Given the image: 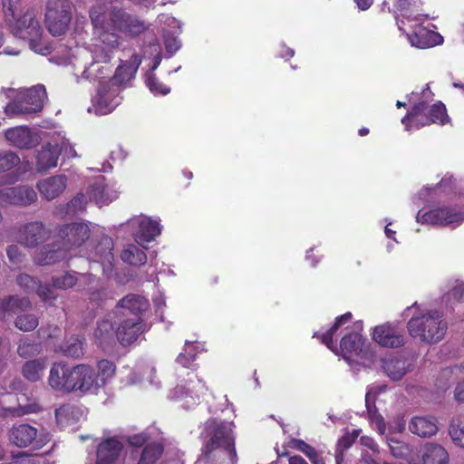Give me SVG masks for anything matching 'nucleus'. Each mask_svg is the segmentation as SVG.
<instances>
[{"label":"nucleus","mask_w":464,"mask_h":464,"mask_svg":"<svg viewBox=\"0 0 464 464\" xmlns=\"http://www.w3.org/2000/svg\"><path fill=\"white\" fill-rule=\"evenodd\" d=\"M97 2L90 10V19L102 44L111 49L118 48L121 37L118 33L137 38L149 31L150 24L139 15L127 12L121 6Z\"/></svg>","instance_id":"f257e3e1"},{"label":"nucleus","mask_w":464,"mask_h":464,"mask_svg":"<svg viewBox=\"0 0 464 464\" xmlns=\"http://www.w3.org/2000/svg\"><path fill=\"white\" fill-rule=\"evenodd\" d=\"M201 455L196 464H237L235 437L231 423L209 419L205 423Z\"/></svg>","instance_id":"f03ea898"},{"label":"nucleus","mask_w":464,"mask_h":464,"mask_svg":"<svg viewBox=\"0 0 464 464\" xmlns=\"http://www.w3.org/2000/svg\"><path fill=\"white\" fill-rule=\"evenodd\" d=\"M407 328L411 337L427 343H436L444 338L448 324L442 313L434 310L411 317L407 323Z\"/></svg>","instance_id":"7ed1b4c3"},{"label":"nucleus","mask_w":464,"mask_h":464,"mask_svg":"<svg viewBox=\"0 0 464 464\" xmlns=\"http://www.w3.org/2000/svg\"><path fill=\"white\" fill-rule=\"evenodd\" d=\"M8 25L16 37L28 41L30 48L35 53L41 54L50 53L51 48L42 43L44 31L34 9L27 10Z\"/></svg>","instance_id":"20e7f679"},{"label":"nucleus","mask_w":464,"mask_h":464,"mask_svg":"<svg viewBox=\"0 0 464 464\" xmlns=\"http://www.w3.org/2000/svg\"><path fill=\"white\" fill-rule=\"evenodd\" d=\"M72 20V3L69 0H48L45 23L53 36H60L68 29Z\"/></svg>","instance_id":"39448f33"},{"label":"nucleus","mask_w":464,"mask_h":464,"mask_svg":"<svg viewBox=\"0 0 464 464\" xmlns=\"http://www.w3.org/2000/svg\"><path fill=\"white\" fill-rule=\"evenodd\" d=\"M46 98L44 85H36L28 89L20 99L9 102L5 107L7 115L31 114L40 111Z\"/></svg>","instance_id":"423d86ee"},{"label":"nucleus","mask_w":464,"mask_h":464,"mask_svg":"<svg viewBox=\"0 0 464 464\" xmlns=\"http://www.w3.org/2000/svg\"><path fill=\"white\" fill-rule=\"evenodd\" d=\"M90 236L91 229L87 224L72 222L59 227L56 241L67 253L82 246Z\"/></svg>","instance_id":"0eeeda50"},{"label":"nucleus","mask_w":464,"mask_h":464,"mask_svg":"<svg viewBox=\"0 0 464 464\" xmlns=\"http://www.w3.org/2000/svg\"><path fill=\"white\" fill-rule=\"evenodd\" d=\"M77 365L70 366L64 362H54L50 370L49 385L57 392L71 393L75 392Z\"/></svg>","instance_id":"6e6552de"},{"label":"nucleus","mask_w":464,"mask_h":464,"mask_svg":"<svg viewBox=\"0 0 464 464\" xmlns=\"http://www.w3.org/2000/svg\"><path fill=\"white\" fill-rule=\"evenodd\" d=\"M393 14L398 28L406 34L405 25L410 23H424L429 15L423 14L415 0H395Z\"/></svg>","instance_id":"1a4fd4ad"},{"label":"nucleus","mask_w":464,"mask_h":464,"mask_svg":"<svg viewBox=\"0 0 464 464\" xmlns=\"http://www.w3.org/2000/svg\"><path fill=\"white\" fill-rule=\"evenodd\" d=\"M9 441L17 448L24 449L32 446L41 449L44 441L38 436V430L27 423L14 424L8 433Z\"/></svg>","instance_id":"9d476101"},{"label":"nucleus","mask_w":464,"mask_h":464,"mask_svg":"<svg viewBox=\"0 0 464 464\" xmlns=\"http://www.w3.org/2000/svg\"><path fill=\"white\" fill-rule=\"evenodd\" d=\"M37 198L35 190L26 185L5 188L0 189V207L8 205L27 207Z\"/></svg>","instance_id":"9b49d317"},{"label":"nucleus","mask_w":464,"mask_h":464,"mask_svg":"<svg viewBox=\"0 0 464 464\" xmlns=\"http://www.w3.org/2000/svg\"><path fill=\"white\" fill-rule=\"evenodd\" d=\"M372 339L380 346L386 348H400L405 343L403 331L390 323L374 327Z\"/></svg>","instance_id":"f8f14e48"},{"label":"nucleus","mask_w":464,"mask_h":464,"mask_svg":"<svg viewBox=\"0 0 464 464\" xmlns=\"http://www.w3.org/2000/svg\"><path fill=\"white\" fill-rule=\"evenodd\" d=\"M423 23H415L411 25L412 32L406 34L411 46L427 49L443 43V37L437 32L430 30L422 25Z\"/></svg>","instance_id":"ddd939ff"},{"label":"nucleus","mask_w":464,"mask_h":464,"mask_svg":"<svg viewBox=\"0 0 464 464\" xmlns=\"http://www.w3.org/2000/svg\"><path fill=\"white\" fill-rule=\"evenodd\" d=\"M424 223L448 226L464 220V212L458 211L450 207H439L422 214Z\"/></svg>","instance_id":"4468645a"},{"label":"nucleus","mask_w":464,"mask_h":464,"mask_svg":"<svg viewBox=\"0 0 464 464\" xmlns=\"http://www.w3.org/2000/svg\"><path fill=\"white\" fill-rule=\"evenodd\" d=\"M150 307V302L142 295L129 294L118 301L115 306V314H121L123 316L129 314L133 318H141L140 315Z\"/></svg>","instance_id":"2eb2a0df"},{"label":"nucleus","mask_w":464,"mask_h":464,"mask_svg":"<svg viewBox=\"0 0 464 464\" xmlns=\"http://www.w3.org/2000/svg\"><path fill=\"white\" fill-rule=\"evenodd\" d=\"M146 324L141 318L123 320L116 330V338L122 346L133 343L144 333Z\"/></svg>","instance_id":"dca6fc26"},{"label":"nucleus","mask_w":464,"mask_h":464,"mask_svg":"<svg viewBox=\"0 0 464 464\" xmlns=\"http://www.w3.org/2000/svg\"><path fill=\"white\" fill-rule=\"evenodd\" d=\"M364 339L355 332H350L343 336L340 341L338 352L347 362H353L362 353Z\"/></svg>","instance_id":"f3484780"},{"label":"nucleus","mask_w":464,"mask_h":464,"mask_svg":"<svg viewBox=\"0 0 464 464\" xmlns=\"http://www.w3.org/2000/svg\"><path fill=\"white\" fill-rule=\"evenodd\" d=\"M122 450L123 445L117 439L103 440L97 447L96 464H116Z\"/></svg>","instance_id":"a211bd4d"},{"label":"nucleus","mask_w":464,"mask_h":464,"mask_svg":"<svg viewBox=\"0 0 464 464\" xmlns=\"http://www.w3.org/2000/svg\"><path fill=\"white\" fill-rule=\"evenodd\" d=\"M141 62V56L138 53H133L130 61L121 62L116 68L110 84L111 86H121L130 82L135 76Z\"/></svg>","instance_id":"6ab92c4d"},{"label":"nucleus","mask_w":464,"mask_h":464,"mask_svg":"<svg viewBox=\"0 0 464 464\" xmlns=\"http://www.w3.org/2000/svg\"><path fill=\"white\" fill-rule=\"evenodd\" d=\"M78 376L76 377L75 392L81 393L97 394L100 391L96 372L88 364H77Z\"/></svg>","instance_id":"aec40b11"},{"label":"nucleus","mask_w":464,"mask_h":464,"mask_svg":"<svg viewBox=\"0 0 464 464\" xmlns=\"http://www.w3.org/2000/svg\"><path fill=\"white\" fill-rule=\"evenodd\" d=\"M78 376L76 377L75 392L81 393L97 394L100 391L96 372L88 364H77Z\"/></svg>","instance_id":"412c9836"},{"label":"nucleus","mask_w":464,"mask_h":464,"mask_svg":"<svg viewBox=\"0 0 464 464\" xmlns=\"http://www.w3.org/2000/svg\"><path fill=\"white\" fill-rule=\"evenodd\" d=\"M119 91L111 88L110 83L100 85L95 99V107L102 114L112 111L120 103Z\"/></svg>","instance_id":"4be33fe9"},{"label":"nucleus","mask_w":464,"mask_h":464,"mask_svg":"<svg viewBox=\"0 0 464 464\" xmlns=\"http://www.w3.org/2000/svg\"><path fill=\"white\" fill-rule=\"evenodd\" d=\"M5 135L9 142L19 149H31L38 144L37 137L25 126L10 128Z\"/></svg>","instance_id":"5701e85b"},{"label":"nucleus","mask_w":464,"mask_h":464,"mask_svg":"<svg viewBox=\"0 0 464 464\" xmlns=\"http://www.w3.org/2000/svg\"><path fill=\"white\" fill-rule=\"evenodd\" d=\"M47 237V230L42 222L34 221L25 224L20 230V242L26 246L34 247L44 242Z\"/></svg>","instance_id":"b1692460"},{"label":"nucleus","mask_w":464,"mask_h":464,"mask_svg":"<svg viewBox=\"0 0 464 464\" xmlns=\"http://www.w3.org/2000/svg\"><path fill=\"white\" fill-rule=\"evenodd\" d=\"M67 178L64 175H56L38 181L37 188L40 194L47 200L57 198L65 189Z\"/></svg>","instance_id":"393cba45"},{"label":"nucleus","mask_w":464,"mask_h":464,"mask_svg":"<svg viewBox=\"0 0 464 464\" xmlns=\"http://www.w3.org/2000/svg\"><path fill=\"white\" fill-rule=\"evenodd\" d=\"M67 257L65 250L55 241L44 246L35 256L34 262L38 266H50Z\"/></svg>","instance_id":"a878e982"},{"label":"nucleus","mask_w":464,"mask_h":464,"mask_svg":"<svg viewBox=\"0 0 464 464\" xmlns=\"http://www.w3.org/2000/svg\"><path fill=\"white\" fill-rule=\"evenodd\" d=\"M116 331L110 320H102L97 323L94 331V341L102 349H106L114 343Z\"/></svg>","instance_id":"bb28decb"},{"label":"nucleus","mask_w":464,"mask_h":464,"mask_svg":"<svg viewBox=\"0 0 464 464\" xmlns=\"http://www.w3.org/2000/svg\"><path fill=\"white\" fill-rule=\"evenodd\" d=\"M422 464H449V454L440 445L426 443L421 451Z\"/></svg>","instance_id":"cd10ccee"},{"label":"nucleus","mask_w":464,"mask_h":464,"mask_svg":"<svg viewBox=\"0 0 464 464\" xmlns=\"http://www.w3.org/2000/svg\"><path fill=\"white\" fill-rule=\"evenodd\" d=\"M409 430L421 438H430L437 433L438 427L433 419L416 416L410 421Z\"/></svg>","instance_id":"c85d7f7f"},{"label":"nucleus","mask_w":464,"mask_h":464,"mask_svg":"<svg viewBox=\"0 0 464 464\" xmlns=\"http://www.w3.org/2000/svg\"><path fill=\"white\" fill-rule=\"evenodd\" d=\"M450 121L445 105L439 102L430 106L428 105L427 115L422 123H416V129L430 125L431 123H438L440 125L446 124Z\"/></svg>","instance_id":"c756f323"},{"label":"nucleus","mask_w":464,"mask_h":464,"mask_svg":"<svg viewBox=\"0 0 464 464\" xmlns=\"http://www.w3.org/2000/svg\"><path fill=\"white\" fill-rule=\"evenodd\" d=\"M58 152L55 148L50 146L42 147L36 155V169L38 171H47L57 166Z\"/></svg>","instance_id":"7c9ffc66"},{"label":"nucleus","mask_w":464,"mask_h":464,"mask_svg":"<svg viewBox=\"0 0 464 464\" xmlns=\"http://www.w3.org/2000/svg\"><path fill=\"white\" fill-rule=\"evenodd\" d=\"M351 319L352 314L350 312L345 313L340 316H337L331 328L320 336L322 343L325 344L327 348H329L331 351L334 352L336 354L338 353V348L334 344V335L341 325L346 324Z\"/></svg>","instance_id":"2f4dec72"},{"label":"nucleus","mask_w":464,"mask_h":464,"mask_svg":"<svg viewBox=\"0 0 464 464\" xmlns=\"http://www.w3.org/2000/svg\"><path fill=\"white\" fill-rule=\"evenodd\" d=\"M91 200L97 205H108L112 201V198L109 194L108 186L103 181H96L90 185L87 191Z\"/></svg>","instance_id":"473e14b6"},{"label":"nucleus","mask_w":464,"mask_h":464,"mask_svg":"<svg viewBox=\"0 0 464 464\" xmlns=\"http://www.w3.org/2000/svg\"><path fill=\"white\" fill-rule=\"evenodd\" d=\"M121 258L130 266H140L147 262L145 252L133 244L128 245L121 253Z\"/></svg>","instance_id":"72a5a7b5"},{"label":"nucleus","mask_w":464,"mask_h":464,"mask_svg":"<svg viewBox=\"0 0 464 464\" xmlns=\"http://www.w3.org/2000/svg\"><path fill=\"white\" fill-rule=\"evenodd\" d=\"M428 103L424 101L413 105L411 110L401 119V123L405 125L407 130L416 128V123H422L419 117L427 115Z\"/></svg>","instance_id":"f704fd0d"},{"label":"nucleus","mask_w":464,"mask_h":464,"mask_svg":"<svg viewBox=\"0 0 464 464\" xmlns=\"http://www.w3.org/2000/svg\"><path fill=\"white\" fill-rule=\"evenodd\" d=\"M31 305L28 298H20L15 295H9L0 300V312L16 314L19 311L25 310Z\"/></svg>","instance_id":"c9c22d12"},{"label":"nucleus","mask_w":464,"mask_h":464,"mask_svg":"<svg viewBox=\"0 0 464 464\" xmlns=\"http://www.w3.org/2000/svg\"><path fill=\"white\" fill-rule=\"evenodd\" d=\"M55 419L60 425H68L78 420L80 409L72 404L66 403L55 410Z\"/></svg>","instance_id":"e433bc0d"},{"label":"nucleus","mask_w":464,"mask_h":464,"mask_svg":"<svg viewBox=\"0 0 464 464\" xmlns=\"http://www.w3.org/2000/svg\"><path fill=\"white\" fill-rule=\"evenodd\" d=\"M164 448L160 442H150L146 444L138 464H155L163 453Z\"/></svg>","instance_id":"4c0bfd02"},{"label":"nucleus","mask_w":464,"mask_h":464,"mask_svg":"<svg viewBox=\"0 0 464 464\" xmlns=\"http://www.w3.org/2000/svg\"><path fill=\"white\" fill-rule=\"evenodd\" d=\"M382 367L393 381H400L406 374L405 362L398 358L384 360Z\"/></svg>","instance_id":"58836bf2"},{"label":"nucleus","mask_w":464,"mask_h":464,"mask_svg":"<svg viewBox=\"0 0 464 464\" xmlns=\"http://www.w3.org/2000/svg\"><path fill=\"white\" fill-rule=\"evenodd\" d=\"M44 369V362L43 360H30L24 363L22 374L27 381L34 382L40 380Z\"/></svg>","instance_id":"ea45409f"},{"label":"nucleus","mask_w":464,"mask_h":464,"mask_svg":"<svg viewBox=\"0 0 464 464\" xmlns=\"http://www.w3.org/2000/svg\"><path fill=\"white\" fill-rule=\"evenodd\" d=\"M292 445L293 448L303 452L309 459L312 464H325L321 453L304 440L294 439L292 440Z\"/></svg>","instance_id":"a19ab883"},{"label":"nucleus","mask_w":464,"mask_h":464,"mask_svg":"<svg viewBox=\"0 0 464 464\" xmlns=\"http://www.w3.org/2000/svg\"><path fill=\"white\" fill-rule=\"evenodd\" d=\"M97 369L96 376L99 388L101 389L114 375L116 366L113 362L102 359L97 362Z\"/></svg>","instance_id":"79ce46f5"},{"label":"nucleus","mask_w":464,"mask_h":464,"mask_svg":"<svg viewBox=\"0 0 464 464\" xmlns=\"http://www.w3.org/2000/svg\"><path fill=\"white\" fill-rule=\"evenodd\" d=\"M84 339L80 336H71L62 346V351L64 355L79 358L83 354Z\"/></svg>","instance_id":"37998d69"},{"label":"nucleus","mask_w":464,"mask_h":464,"mask_svg":"<svg viewBox=\"0 0 464 464\" xmlns=\"http://www.w3.org/2000/svg\"><path fill=\"white\" fill-rule=\"evenodd\" d=\"M449 433L456 445L464 448V416L458 415L452 418Z\"/></svg>","instance_id":"c03bdc74"},{"label":"nucleus","mask_w":464,"mask_h":464,"mask_svg":"<svg viewBox=\"0 0 464 464\" xmlns=\"http://www.w3.org/2000/svg\"><path fill=\"white\" fill-rule=\"evenodd\" d=\"M160 234V224L157 221L147 220L140 224L139 238L143 242H150Z\"/></svg>","instance_id":"a18cd8bd"},{"label":"nucleus","mask_w":464,"mask_h":464,"mask_svg":"<svg viewBox=\"0 0 464 464\" xmlns=\"http://www.w3.org/2000/svg\"><path fill=\"white\" fill-rule=\"evenodd\" d=\"M20 163L19 157L12 151L0 152V173L13 169ZM3 180L0 179V185Z\"/></svg>","instance_id":"49530a36"},{"label":"nucleus","mask_w":464,"mask_h":464,"mask_svg":"<svg viewBox=\"0 0 464 464\" xmlns=\"http://www.w3.org/2000/svg\"><path fill=\"white\" fill-rule=\"evenodd\" d=\"M38 318L32 314H20L16 317L15 326L24 332H30L38 326Z\"/></svg>","instance_id":"de8ad7c7"},{"label":"nucleus","mask_w":464,"mask_h":464,"mask_svg":"<svg viewBox=\"0 0 464 464\" xmlns=\"http://www.w3.org/2000/svg\"><path fill=\"white\" fill-rule=\"evenodd\" d=\"M146 85L155 95H167L170 92V87L161 82L153 73L148 75Z\"/></svg>","instance_id":"09e8293b"},{"label":"nucleus","mask_w":464,"mask_h":464,"mask_svg":"<svg viewBox=\"0 0 464 464\" xmlns=\"http://www.w3.org/2000/svg\"><path fill=\"white\" fill-rule=\"evenodd\" d=\"M77 278L69 272L61 276H53L51 279L52 285L58 289H68L75 285Z\"/></svg>","instance_id":"8fccbe9b"},{"label":"nucleus","mask_w":464,"mask_h":464,"mask_svg":"<svg viewBox=\"0 0 464 464\" xmlns=\"http://www.w3.org/2000/svg\"><path fill=\"white\" fill-rule=\"evenodd\" d=\"M16 283L27 293L35 292L40 281L27 274H20L16 277Z\"/></svg>","instance_id":"3c124183"},{"label":"nucleus","mask_w":464,"mask_h":464,"mask_svg":"<svg viewBox=\"0 0 464 464\" xmlns=\"http://www.w3.org/2000/svg\"><path fill=\"white\" fill-rule=\"evenodd\" d=\"M40 353V346L34 342L22 341L17 348V353L23 358H29Z\"/></svg>","instance_id":"603ef678"},{"label":"nucleus","mask_w":464,"mask_h":464,"mask_svg":"<svg viewBox=\"0 0 464 464\" xmlns=\"http://www.w3.org/2000/svg\"><path fill=\"white\" fill-rule=\"evenodd\" d=\"M19 3L20 0H2L5 20L8 24L17 18L16 12L18 10Z\"/></svg>","instance_id":"864d4df0"},{"label":"nucleus","mask_w":464,"mask_h":464,"mask_svg":"<svg viewBox=\"0 0 464 464\" xmlns=\"http://www.w3.org/2000/svg\"><path fill=\"white\" fill-rule=\"evenodd\" d=\"M197 359V353L192 352H185L181 353L178 355L176 362L180 364L184 368L191 369L192 371H196L198 369V364L195 363Z\"/></svg>","instance_id":"5fc2aeb1"},{"label":"nucleus","mask_w":464,"mask_h":464,"mask_svg":"<svg viewBox=\"0 0 464 464\" xmlns=\"http://www.w3.org/2000/svg\"><path fill=\"white\" fill-rule=\"evenodd\" d=\"M35 293L40 297V299L49 304H52L53 302L56 299L57 295L54 291L51 288L50 285H44L41 283L39 284Z\"/></svg>","instance_id":"6e6d98bb"},{"label":"nucleus","mask_w":464,"mask_h":464,"mask_svg":"<svg viewBox=\"0 0 464 464\" xmlns=\"http://www.w3.org/2000/svg\"><path fill=\"white\" fill-rule=\"evenodd\" d=\"M88 296L91 303L101 305L107 298L106 290L102 286L88 289Z\"/></svg>","instance_id":"4d7b16f0"},{"label":"nucleus","mask_w":464,"mask_h":464,"mask_svg":"<svg viewBox=\"0 0 464 464\" xmlns=\"http://www.w3.org/2000/svg\"><path fill=\"white\" fill-rule=\"evenodd\" d=\"M85 206L86 198L83 193H78L68 203V208L74 213L83 210Z\"/></svg>","instance_id":"13d9d810"},{"label":"nucleus","mask_w":464,"mask_h":464,"mask_svg":"<svg viewBox=\"0 0 464 464\" xmlns=\"http://www.w3.org/2000/svg\"><path fill=\"white\" fill-rule=\"evenodd\" d=\"M150 440V435L147 432H140L138 434H133L130 436H128L127 442L130 446L140 448L147 443V441Z\"/></svg>","instance_id":"bf43d9fd"},{"label":"nucleus","mask_w":464,"mask_h":464,"mask_svg":"<svg viewBox=\"0 0 464 464\" xmlns=\"http://www.w3.org/2000/svg\"><path fill=\"white\" fill-rule=\"evenodd\" d=\"M354 443V436L348 435V433H345L343 436H342L336 444V448L338 450H348L353 444Z\"/></svg>","instance_id":"052dcab7"},{"label":"nucleus","mask_w":464,"mask_h":464,"mask_svg":"<svg viewBox=\"0 0 464 464\" xmlns=\"http://www.w3.org/2000/svg\"><path fill=\"white\" fill-rule=\"evenodd\" d=\"M6 253L11 263L16 265L22 261L21 253L17 246H9L6 249Z\"/></svg>","instance_id":"680f3d73"},{"label":"nucleus","mask_w":464,"mask_h":464,"mask_svg":"<svg viewBox=\"0 0 464 464\" xmlns=\"http://www.w3.org/2000/svg\"><path fill=\"white\" fill-rule=\"evenodd\" d=\"M187 391L189 393H195L197 397H199L201 394H204L205 391H207V386L205 382H203L201 380L198 379V382L195 385L190 386V384L188 385Z\"/></svg>","instance_id":"e2e57ef3"},{"label":"nucleus","mask_w":464,"mask_h":464,"mask_svg":"<svg viewBox=\"0 0 464 464\" xmlns=\"http://www.w3.org/2000/svg\"><path fill=\"white\" fill-rule=\"evenodd\" d=\"M165 48L168 53L173 54L180 48L179 41L175 37L165 39Z\"/></svg>","instance_id":"0e129e2a"},{"label":"nucleus","mask_w":464,"mask_h":464,"mask_svg":"<svg viewBox=\"0 0 464 464\" xmlns=\"http://www.w3.org/2000/svg\"><path fill=\"white\" fill-rule=\"evenodd\" d=\"M390 448L392 455L395 456L396 458L403 457L408 450L406 445L401 444L399 441H395L394 445L391 444Z\"/></svg>","instance_id":"69168bd1"},{"label":"nucleus","mask_w":464,"mask_h":464,"mask_svg":"<svg viewBox=\"0 0 464 464\" xmlns=\"http://www.w3.org/2000/svg\"><path fill=\"white\" fill-rule=\"evenodd\" d=\"M454 398L458 401L464 402V380L458 382L454 391Z\"/></svg>","instance_id":"338daca9"},{"label":"nucleus","mask_w":464,"mask_h":464,"mask_svg":"<svg viewBox=\"0 0 464 464\" xmlns=\"http://www.w3.org/2000/svg\"><path fill=\"white\" fill-rule=\"evenodd\" d=\"M278 55L283 59L288 60L295 55V51L290 47L282 45L278 53Z\"/></svg>","instance_id":"774afa93"}]
</instances>
